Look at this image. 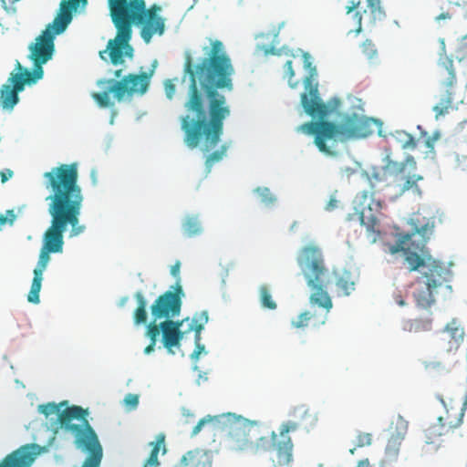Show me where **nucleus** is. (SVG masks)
<instances>
[{
  "instance_id": "obj_3",
  "label": "nucleus",
  "mask_w": 467,
  "mask_h": 467,
  "mask_svg": "<svg viewBox=\"0 0 467 467\" xmlns=\"http://www.w3.org/2000/svg\"><path fill=\"white\" fill-rule=\"evenodd\" d=\"M80 4L84 6L88 0H62L58 11L68 15L72 20V13L77 11ZM108 7L117 34L108 42L107 49L99 52V56L105 59L104 54L109 51L113 65L122 64L124 56L132 57L133 48L130 41L133 25L140 27V37L146 44L150 42L153 36H161L165 31V19L160 15L161 7L157 4L147 8L145 0H108Z\"/></svg>"
},
{
  "instance_id": "obj_9",
  "label": "nucleus",
  "mask_w": 467,
  "mask_h": 467,
  "mask_svg": "<svg viewBox=\"0 0 467 467\" xmlns=\"http://www.w3.org/2000/svg\"><path fill=\"white\" fill-rule=\"evenodd\" d=\"M153 71L142 72L140 74H129L120 80L99 79L97 86L102 89L101 92H94L91 97L101 108L113 106L109 95L113 93L114 98L119 102L125 96L143 95L147 92Z\"/></svg>"
},
{
  "instance_id": "obj_56",
  "label": "nucleus",
  "mask_w": 467,
  "mask_h": 467,
  "mask_svg": "<svg viewBox=\"0 0 467 467\" xmlns=\"http://www.w3.org/2000/svg\"><path fill=\"white\" fill-rule=\"evenodd\" d=\"M182 414L186 418H193L194 417V414L192 412H191L189 410H185V409H183Z\"/></svg>"
},
{
  "instance_id": "obj_43",
  "label": "nucleus",
  "mask_w": 467,
  "mask_h": 467,
  "mask_svg": "<svg viewBox=\"0 0 467 467\" xmlns=\"http://www.w3.org/2000/svg\"><path fill=\"white\" fill-rule=\"evenodd\" d=\"M215 420H217V417H211V416H206V417L201 419L198 421V423L194 426V428L192 429V436L197 435L205 424L210 423Z\"/></svg>"
},
{
  "instance_id": "obj_24",
  "label": "nucleus",
  "mask_w": 467,
  "mask_h": 467,
  "mask_svg": "<svg viewBox=\"0 0 467 467\" xmlns=\"http://www.w3.org/2000/svg\"><path fill=\"white\" fill-rule=\"evenodd\" d=\"M17 68L21 71L16 74H13L12 77L9 78L11 81L13 88L16 91H22L25 88L26 84H33L36 83L37 80L41 79L42 78H36L34 75V70L29 71L27 69H25L22 71V66L19 62H17Z\"/></svg>"
},
{
  "instance_id": "obj_52",
  "label": "nucleus",
  "mask_w": 467,
  "mask_h": 467,
  "mask_svg": "<svg viewBox=\"0 0 467 467\" xmlns=\"http://www.w3.org/2000/svg\"><path fill=\"white\" fill-rule=\"evenodd\" d=\"M180 267L181 264L180 262H176L171 268V274L178 279L177 282L180 283Z\"/></svg>"
},
{
  "instance_id": "obj_42",
  "label": "nucleus",
  "mask_w": 467,
  "mask_h": 467,
  "mask_svg": "<svg viewBox=\"0 0 467 467\" xmlns=\"http://www.w3.org/2000/svg\"><path fill=\"white\" fill-rule=\"evenodd\" d=\"M215 420H217V417H211V416H206V417L201 419L198 421V423L194 426V428L192 429V436L197 435L205 424L210 423Z\"/></svg>"
},
{
  "instance_id": "obj_44",
  "label": "nucleus",
  "mask_w": 467,
  "mask_h": 467,
  "mask_svg": "<svg viewBox=\"0 0 467 467\" xmlns=\"http://www.w3.org/2000/svg\"><path fill=\"white\" fill-rule=\"evenodd\" d=\"M441 134L439 131H435L431 136H429L425 139L424 144L430 150L431 152L434 150V145L436 141L440 139Z\"/></svg>"
},
{
  "instance_id": "obj_17",
  "label": "nucleus",
  "mask_w": 467,
  "mask_h": 467,
  "mask_svg": "<svg viewBox=\"0 0 467 467\" xmlns=\"http://www.w3.org/2000/svg\"><path fill=\"white\" fill-rule=\"evenodd\" d=\"M47 451L45 446L27 443L5 455L0 467H31L36 458Z\"/></svg>"
},
{
  "instance_id": "obj_54",
  "label": "nucleus",
  "mask_w": 467,
  "mask_h": 467,
  "mask_svg": "<svg viewBox=\"0 0 467 467\" xmlns=\"http://www.w3.org/2000/svg\"><path fill=\"white\" fill-rule=\"evenodd\" d=\"M356 467H372V465L370 464L369 460L366 458L358 461Z\"/></svg>"
},
{
  "instance_id": "obj_5",
  "label": "nucleus",
  "mask_w": 467,
  "mask_h": 467,
  "mask_svg": "<svg viewBox=\"0 0 467 467\" xmlns=\"http://www.w3.org/2000/svg\"><path fill=\"white\" fill-rule=\"evenodd\" d=\"M410 221L420 239L411 242L404 254V259L410 272L422 267L420 275L416 279L417 288L413 292V297L419 307L427 309L434 304L437 295L451 292L450 283L452 273L425 253V245L432 234L434 222L420 215H416Z\"/></svg>"
},
{
  "instance_id": "obj_35",
  "label": "nucleus",
  "mask_w": 467,
  "mask_h": 467,
  "mask_svg": "<svg viewBox=\"0 0 467 467\" xmlns=\"http://www.w3.org/2000/svg\"><path fill=\"white\" fill-rule=\"evenodd\" d=\"M259 294H260V302L265 308L274 310L277 307V305L272 298L270 290L266 285L260 286Z\"/></svg>"
},
{
  "instance_id": "obj_10",
  "label": "nucleus",
  "mask_w": 467,
  "mask_h": 467,
  "mask_svg": "<svg viewBox=\"0 0 467 467\" xmlns=\"http://www.w3.org/2000/svg\"><path fill=\"white\" fill-rule=\"evenodd\" d=\"M68 15L57 12L52 23L48 24L44 31L36 38L35 43L29 46V58L34 64V75L43 78V65L49 61L55 51V36L62 34L71 23Z\"/></svg>"
},
{
  "instance_id": "obj_36",
  "label": "nucleus",
  "mask_w": 467,
  "mask_h": 467,
  "mask_svg": "<svg viewBox=\"0 0 467 467\" xmlns=\"http://www.w3.org/2000/svg\"><path fill=\"white\" fill-rule=\"evenodd\" d=\"M163 441H164V438L161 437L160 439V441H158L157 442H155L153 444V447L151 449L150 456L143 467H158L160 465V462L158 460V454H159L160 448H161V445L163 442Z\"/></svg>"
},
{
  "instance_id": "obj_45",
  "label": "nucleus",
  "mask_w": 467,
  "mask_h": 467,
  "mask_svg": "<svg viewBox=\"0 0 467 467\" xmlns=\"http://www.w3.org/2000/svg\"><path fill=\"white\" fill-rule=\"evenodd\" d=\"M165 94L169 99H172L176 92V86L171 79H167L164 82Z\"/></svg>"
},
{
  "instance_id": "obj_13",
  "label": "nucleus",
  "mask_w": 467,
  "mask_h": 467,
  "mask_svg": "<svg viewBox=\"0 0 467 467\" xmlns=\"http://www.w3.org/2000/svg\"><path fill=\"white\" fill-rule=\"evenodd\" d=\"M416 170V161L412 156H408L405 161H389L383 169V177L389 186L397 189L400 194L409 190L420 192L417 182L421 181V175L411 173Z\"/></svg>"
},
{
  "instance_id": "obj_37",
  "label": "nucleus",
  "mask_w": 467,
  "mask_h": 467,
  "mask_svg": "<svg viewBox=\"0 0 467 467\" xmlns=\"http://www.w3.org/2000/svg\"><path fill=\"white\" fill-rule=\"evenodd\" d=\"M372 434L368 432H358L356 437V445L349 450L351 454H354L357 448L368 447L372 444Z\"/></svg>"
},
{
  "instance_id": "obj_14",
  "label": "nucleus",
  "mask_w": 467,
  "mask_h": 467,
  "mask_svg": "<svg viewBox=\"0 0 467 467\" xmlns=\"http://www.w3.org/2000/svg\"><path fill=\"white\" fill-rule=\"evenodd\" d=\"M304 66L309 71V76L305 79V86L306 89H308V94L302 93L301 105L306 113L312 118L326 119L329 113V109L319 98L317 88L311 84L312 78L317 75V69L312 65L307 53L304 54Z\"/></svg>"
},
{
  "instance_id": "obj_2",
  "label": "nucleus",
  "mask_w": 467,
  "mask_h": 467,
  "mask_svg": "<svg viewBox=\"0 0 467 467\" xmlns=\"http://www.w3.org/2000/svg\"><path fill=\"white\" fill-rule=\"evenodd\" d=\"M45 186L49 191L46 201L48 202L47 212L51 223L44 234L43 246L39 254L34 278L27 300L33 304L39 303V292L42 285L43 273L50 260V253L63 250V234L69 225L70 237L83 234L86 226L79 223L84 196L78 184V164H60L44 173Z\"/></svg>"
},
{
  "instance_id": "obj_28",
  "label": "nucleus",
  "mask_w": 467,
  "mask_h": 467,
  "mask_svg": "<svg viewBox=\"0 0 467 467\" xmlns=\"http://www.w3.org/2000/svg\"><path fill=\"white\" fill-rule=\"evenodd\" d=\"M228 150V145L227 144H223L221 145V147L213 151L212 153H210L209 155L206 156V159H205V169H206V172L209 173L213 168V166L221 161L225 156H226V152Z\"/></svg>"
},
{
  "instance_id": "obj_34",
  "label": "nucleus",
  "mask_w": 467,
  "mask_h": 467,
  "mask_svg": "<svg viewBox=\"0 0 467 467\" xmlns=\"http://www.w3.org/2000/svg\"><path fill=\"white\" fill-rule=\"evenodd\" d=\"M396 139L400 143L402 149L414 150L417 147V142L414 137L404 130L397 131Z\"/></svg>"
},
{
  "instance_id": "obj_8",
  "label": "nucleus",
  "mask_w": 467,
  "mask_h": 467,
  "mask_svg": "<svg viewBox=\"0 0 467 467\" xmlns=\"http://www.w3.org/2000/svg\"><path fill=\"white\" fill-rule=\"evenodd\" d=\"M289 416L292 420L283 422L278 432L271 431V434L275 435V455H271L270 459L275 467L290 466L293 462L294 444L289 432L298 428L308 430L317 421V415L304 404L294 407Z\"/></svg>"
},
{
  "instance_id": "obj_41",
  "label": "nucleus",
  "mask_w": 467,
  "mask_h": 467,
  "mask_svg": "<svg viewBox=\"0 0 467 467\" xmlns=\"http://www.w3.org/2000/svg\"><path fill=\"white\" fill-rule=\"evenodd\" d=\"M16 215L13 210H7L5 214H0V229L5 224L13 225Z\"/></svg>"
},
{
  "instance_id": "obj_48",
  "label": "nucleus",
  "mask_w": 467,
  "mask_h": 467,
  "mask_svg": "<svg viewBox=\"0 0 467 467\" xmlns=\"http://www.w3.org/2000/svg\"><path fill=\"white\" fill-rule=\"evenodd\" d=\"M124 402L127 406L134 409L139 404V396L136 394L130 393V394L126 395V397L124 399Z\"/></svg>"
},
{
  "instance_id": "obj_33",
  "label": "nucleus",
  "mask_w": 467,
  "mask_h": 467,
  "mask_svg": "<svg viewBox=\"0 0 467 467\" xmlns=\"http://www.w3.org/2000/svg\"><path fill=\"white\" fill-rule=\"evenodd\" d=\"M403 439L390 435L386 446V456L389 460H395L398 457L400 447Z\"/></svg>"
},
{
  "instance_id": "obj_38",
  "label": "nucleus",
  "mask_w": 467,
  "mask_h": 467,
  "mask_svg": "<svg viewBox=\"0 0 467 467\" xmlns=\"http://www.w3.org/2000/svg\"><path fill=\"white\" fill-rule=\"evenodd\" d=\"M363 55L368 58L372 59L374 58L377 54L378 50L376 48L375 44L370 39H366L360 46Z\"/></svg>"
},
{
  "instance_id": "obj_23",
  "label": "nucleus",
  "mask_w": 467,
  "mask_h": 467,
  "mask_svg": "<svg viewBox=\"0 0 467 467\" xmlns=\"http://www.w3.org/2000/svg\"><path fill=\"white\" fill-rule=\"evenodd\" d=\"M450 433L451 431L446 430L444 425L438 420L437 423L431 425L424 431L425 443L439 448L444 441L443 437H447Z\"/></svg>"
},
{
  "instance_id": "obj_31",
  "label": "nucleus",
  "mask_w": 467,
  "mask_h": 467,
  "mask_svg": "<svg viewBox=\"0 0 467 467\" xmlns=\"http://www.w3.org/2000/svg\"><path fill=\"white\" fill-rule=\"evenodd\" d=\"M431 328V319H413L404 325V329L410 332L429 331Z\"/></svg>"
},
{
  "instance_id": "obj_30",
  "label": "nucleus",
  "mask_w": 467,
  "mask_h": 467,
  "mask_svg": "<svg viewBox=\"0 0 467 467\" xmlns=\"http://www.w3.org/2000/svg\"><path fill=\"white\" fill-rule=\"evenodd\" d=\"M207 322H208V313L206 311L201 312L197 320L195 318L192 320L191 327H190L189 330H194L195 343H198V341H201V332L203 329V327Z\"/></svg>"
},
{
  "instance_id": "obj_21",
  "label": "nucleus",
  "mask_w": 467,
  "mask_h": 467,
  "mask_svg": "<svg viewBox=\"0 0 467 467\" xmlns=\"http://www.w3.org/2000/svg\"><path fill=\"white\" fill-rule=\"evenodd\" d=\"M445 407V413L438 418V420L444 425L446 430L453 431L454 429L458 428L462 423L464 416V408L460 403L451 404L450 407Z\"/></svg>"
},
{
  "instance_id": "obj_47",
  "label": "nucleus",
  "mask_w": 467,
  "mask_h": 467,
  "mask_svg": "<svg viewBox=\"0 0 467 467\" xmlns=\"http://www.w3.org/2000/svg\"><path fill=\"white\" fill-rule=\"evenodd\" d=\"M285 73L288 77L289 84L292 88H296L297 83L293 84L291 82L292 78L295 76V71L293 69V63L292 60H287L285 64Z\"/></svg>"
},
{
  "instance_id": "obj_51",
  "label": "nucleus",
  "mask_w": 467,
  "mask_h": 467,
  "mask_svg": "<svg viewBox=\"0 0 467 467\" xmlns=\"http://www.w3.org/2000/svg\"><path fill=\"white\" fill-rule=\"evenodd\" d=\"M354 18L356 20L358 27L356 28V34H358L362 30V15L360 12L357 11L354 15Z\"/></svg>"
},
{
  "instance_id": "obj_18",
  "label": "nucleus",
  "mask_w": 467,
  "mask_h": 467,
  "mask_svg": "<svg viewBox=\"0 0 467 467\" xmlns=\"http://www.w3.org/2000/svg\"><path fill=\"white\" fill-rule=\"evenodd\" d=\"M183 321L164 320L160 324L162 343L168 351L173 354V348L179 347L184 333L181 330Z\"/></svg>"
},
{
  "instance_id": "obj_22",
  "label": "nucleus",
  "mask_w": 467,
  "mask_h": 467,
  "mask_svg": "<svg viewBox=\"0 0 467 467\" xmlns=\"http://www.w3.org/2000/svg\"><path fill=\"white\" fill-rule=\"evenodd\" d=\"M212 456L204 450L196 449L183 455L182 467H212Z\"/></svg>"
},
{
  "instance_id": "obj_25",
  "label": "nucleus",
  "mask_w": 467,
  "mask_h": 467,
  "mask_svg": "<svg viewBox=\"0 0 467 467\" xmlns=\"http://www.w3.org/2000/svg\"><path fill=\"white\" fill-rule=\"evenodd\" d=\"M11 85L5 84L0 94L1 105L4 109H11L18 102V93Z\"/></svg>"
},
{
  "instance_id": "obj_20",
  "label": "nucleus",
  "mask_w": 467,
  "mask_h": 467,
  "mask_svg": "<svg viewBox=\"0 0 467 467\" xmlns=\"http://www.w3.org/2000/svg\"><path fill=\"white\" fill-rule=\"evenodd\" d=\"M464 340V329L456 321L450 322L442 334L441 346L447 352L456 351Z\"/></svg>"
},
{
  "instance_id": "obj_12",
  "label": "nucleus",
  "mask_w": 467,
  "mask_h": 467,
  "mask_svg": "<svg viewBox=\"0 0 467 467\" xmlns=\"http://www.w3.org/2000/svg\"><path fill=\"white\" fill-rule=\"evenodd\" d=\"M67 404V401H62L58 404L55 402L42 404L38 406V411L44 414L46 417L52 415L57 416V423L58 427L65 431L70 432L74 436V442L77 446V436L78 435V431L73 430L72 427H86V425H91L87 420V410H84L80 406L73 405L61 410V408Z\"/></svg>"
},
{
  "instance_id": "obj_15",
  "label": "nucleus",
  "mask_w": 467,
  "mask_h": 467,
  "mask_svg": "<svg viewBox=\"0 0 467 467\" xmlns=\"http://www.w3.org/2000/svg\"><path fill=\"white\" fill-rule=\"evenodd\" d=\"M183 296L184 293L179 282L172 286L171 291H166L159 296L150 306V313L154 321L162 318L171 320V318L179 316Z\"/></svg>"
},
{
  "instance_id": "obj_4",
  "label": "nucleus",
  "mask_w": 467,
  "mask_h": 467,
  "mask_svg": "<svg viewBox=\"0 0 467 467\" xmlns=\"http://www.w3.org/2000/svg\"><path fill=\"white\" fill-rule=\"evenodd\" d=\"M297 265L312 293L309 303L325 309V312L305 311L291 325L295 328L307 327H319L327 321V315L333 306L332 299L327 292L328 285L335 281L339 295L348 296L355 289L352 275L346 269L327 267L322 249L316 244L303 246L296 258Z\"/></svg>"
},
{
  "instance_id": "obj_57",
  "label": "nucleus",
  "mask_w": 467,
  "mask_h": 467,
  "mask_svg": "<svg viewBox=\"0 0 467 467\" xmlns=\"http://www.w3.org/2000/svg\"><path fill=\"white\" fill-rule=\"evenodd\" d=\"M396 302L398 303V305H400V306H405V301L401 298L400 296H397L396 298Z\"/></svg>"
},
{
  "instance_id": "obj_49",
  "label": "nucleus",
  "mask_w": 467,
  "mask_h": 467,
  "mask_svg": "<svg viewBox=\"0 0 467 467\" xmlns=\"http://www.w3.org/2000/svg\"><path fill=\"white\" fill-rule=\"evenodd\" d=\"M14 176V171L10 169H5L0 171L1 182L5 183Z\"/></svg>"
},
{
  "instance_id": "obj_29",
  "label": "nucleus",
  "mask_w": 467,
  "mask_h": 467,
  "mask_svg": "<svg viewBox=\"0 0 467 467\" xmlns=\"http://www.w3.org/2000/svg\"><path fill=\"white\" fill-rule=\"evenodd\" d=\"M184 234L189 236H194L202 232L201 223L196 216L189 215L185 218L182 223Z\"/></svg>"
},
{
  "instance_id": "obj_6",
  "label": "nucleus",
  "mask_w": 467,
  "mask_h": 467,
  "mask_svg": "<svg viewBox=\"0 0 467 467\" xmlns=\"http://www.w3.org/2000/svg\"><path fill=\"white\" fill-rule=\"evenodd\" d=\"M376 126L377 121L372 118L351 114L344 118L339 124L318 119L317 121H308L298 126L296 130L315 135L314 142L317 149L325 154L333 155L334 152L327 145V140L337 138H366L374 133Z\"/></svg>"
},
{
  "instance_id": "obj_16",
  "label": "nucleus",
  "mask_w": 467,
  "mask_h": 467,
  "mask_svg": "<svg viewBox=\"0 0 467 467\" xmlns=\"http://www.w3.org/2000/svg\"><path fill=\"white\" fill-rule=\"evenodd\" d=\"M72 428L78 431V435L77 436V447L88 452L81 467H100L103 451L93 428L88 425H86V427L73 426Z\"/></svg>"
},
{
  "instance_id": "obj_58",
  "label": "nucleus",
  "mask_w": 467,
  "mask_h": 467,
  "mask_svg": "<svg viewBox=\"0 0 467 467\" xmlns=\"http://www.w3.org/2000/svg\"><path fill=\"white\" fill-rule=\"evenodd\" d=\"M121 74H122V69H117L114 71V77L116 78H119L121 77Z\"/></svg>"
},
{
  "instance_id": "obj_19",
  "label": "nucleus",
  "mask_w": 467,
  "mask_h": 467,
  "mask_svg": "<svg viewBox=\"0 0 467 467\" xmlns=\"http://www.w3.org/2000/svg\"><path fill=\"white\" fill-rule=\"evenodd\" d=\"M448 73L449 77L447 80L443 82L445 91L444 93L441 94L437 104L432 109L435 112L436 119H439L441 117L449 114L450 111L453 109V93L451 88L456 81V78L452 70H449Z\"/></svg>"
},
{
  "instance_id": "obj_26",
  "label": "nucleus",
  "mask_w": 467,
  "mask_h": 467,
  "mask_svg": "<svg viewBox=\"0 0 467 467\" xmlns=\"http://www.w3.org/2000/svg\"><path fill=\"white\" fill-rule=\"evenodd\" d=\"M134 297L138 304L133 314L134 323L136 325L145 324L147 321V301L141 292H137Z\"/></svg>"
},
{
  "instance_id": "obj_55",
  "label": "nucleus",
  "mask_w": 467,
  "mask_h": 467,
  "mask_svg": "<svg viewBox=\"0 0 467 467\" xmlns=\"http://www.w3.org/2000/svg\"><path fill=\"white\" fill-rule=\"evenodd\" d=\"M155 345L156 343L155 342H151L149 344V346H147L144 349V353L145 354H150L151 353L153 350H154V348H155Z\"/></svg>"
},
{
  "instance_id": "obj_32",
  "label": "nucleus",
  "mask_w": 467,
  "mask_h": 467,
  "mask_svg": "<svg viewBox=\"0 0 467 467\" xmlns=\"http://www.w3.org/2000/svg\"><path fill=\"white\" fill-rule=\"evenodd\" d=\"M408 421L401 416H398L395 420L391 422L390 430L391 435L404 439L408 431Z\"/></svg>"
},
{
  "instance_id": "obj_53",
  "label": "nucleus",
  "mask_w": 467,
  "mask_h": 467,
  "mask_svg": "<svg viewBox=\"0 0 467 467\" xmlns=\"http://www.w3.org/2000/svg\"><path fill=\"white\" fill-rule=\"evenodd\" d=\"M360 3V0H351L350 5L347 6V14H350L351 12L356 10L359 6Z\"/></svg>"
},
{
  "instance_id": "obj_39",
  "label": "nucleus",
  "mask_w": 467,
  "mask_h": 467,
  "mask_svg": "<svg viewBox=\"0 0 467 467\" xmlns=\"http://www.w3.org/2000/svg\"><path fill=\"white\" fill-rule=\"evenodd\" d=\"M255 192L260 197L261 202L265 204H271L275 202V197L268 188L258 187L255 189Z\"/></svg>"
},
{
  "instance_id": "obj_1",
  "label": "nucleus",
  "mask_w": 467,
  "mask_h": 467,
  "mask_svg": "<svg viewBox=\"0 0 467 467\" xmlns=\"http://www.w3.org/2000/svg\"><path fill=\"white\" fill-rule=\"evenodd\" d=\"M202 51L204 57L197 63L185 54L183 72L190 83L181 128L189 148H196L203 139L202 150L209 152L220 141L223 122L231 115L226 97L219 89H234V67L222 41L210 40V47Z\"/></svg>"
},
{
  "instance_id": "obj_40",
  "label": "nucleus",
  "mask_w": 467,
  "mask_h": 467,
  "mask_svg": "<svg viewBox=\"0 0 467 467\" xmlns=\"http://www.w3.org/2000/svg\"><path fill=\"white\" fill-rule=\"evenodd\" d=\"M161 327L156 324V321H152L148 325L146 335L150 339L151 342H155L157 340L158 336L160 335Z\"/></svg>"
},
{
  "instance_id": "obj_46",
  "label": "nucleus",
  "mask_w": 467,
  "mask_h": 467,
  "mask_svg": "<svg viewBox=\"0 0 467 467\" xmlns=\"http://www.w3.org/2000/svg\"><path fill=\"white\" fill-rule=\"evenodd\" d=\"M368 8L370 10V12L373 15H376L377 13L380 14L382 12L381 8V2L380 0H366Z\"/></svg>"
},
{
  "instance_id": "obj_11",
  "label": "nucleus",
  "mask_w": 467,
  "mask_h": 467,
  "mask_svg": "<svg viewBox=\"0 0 467 467\" xmlns=\"http://www.w3.org/2000/svg\"><path fill=\"white\" fill-rule=\"evenodd\" d=\"M355 213L349 215L353 219L357 215L360 223L366 227L367 236L370 243H375L380 237V223L378 215L382 209V202L374 199L372 194L362 192L355 197Z\"/></svg>"
},
{
  "instance_id": "obj_7",
  "label": "nucleus",
  "mask_w": 467,
  "mask_h": 467,
  "mask_svg": "<svg viewBox=\"0 0 467 467\" xmlns=\"http://www.w3.org/2000/svg\"><path fill=\"white\" fill-rule=\"evenodd\" d=\"M222 417L230 423L224 438L226 449L253 455L272 451V455H275V435L266 433L261 425L234 413H226Z\"/></svg>"
},
{
  "instance_id": "obj_50",
  "label": "nucleus",
  "mask_w": 467,
  "mask_h": 467,
  "mask_svg": "<svg viewBox=\"0 0 467 467\" xmlns=\"http://www.w3.org/2000/svg\"><path fill=\"white\" fill-rule=\"evenodd\" d=\"M200 342L201 341H198V343H195L196 348L191 355L192 359H198L199 356L204 351V346L202 345Z\"/></svg>"
},
{
  "instance_id": "obj_27",
  "label": "nucleus",
  "mask_w": 467,
  "mask_h": 467,
  "mask_svg": "<svg viewBox=\"0 0 467 467\" xmlns=\"http://www.w3.org/2000/svg\"><path fill=\"white\" fill-rule=\"evenodd\" d=\"M417 235L415 227L413 226V233L400 236L397 243L389 247V253L395 254L399 252H403V254H405Z\"/></svg>"
},
{
  "instance_id": "obj_59",
  "label": "nucleus",
  "mask_w": 467,
  "mask_h": 467,
  "mask_svg": "<svg viewBox=\"0 0 467 467\" xmlns=\"http://www.w3.org/2000/svg\"><path fill=\"white\" fill-rule=\"evenodd\" d=\"M450 17L449 14H441L437 19L440 20V19H445V18H448Z\"/></svg>"
}]
</instances>
